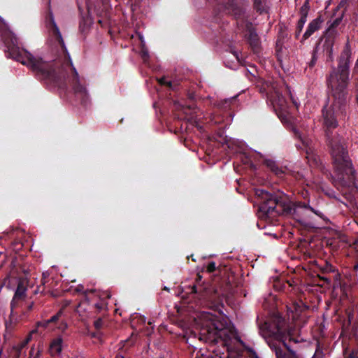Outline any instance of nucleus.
<instances>
[{"instance_id":"obj_1","label":"nucleus","mask_w":358,"mask_h":358,"mask_svg":"<svg viewBox=\"0 0 358 358\" xmlns=\"http://www.w3.org/2000/svg\"><path fill=\"white\" fill-rule=\"evenodd\" d=\"M345 106L339 109L338 105L334 106V101L332 106L328 108L323 109L324 125L326 127V136L329 146L333 160L335 176H332L333 182L335 185H344L348 181L354 180L355 169L349 159L348 152L341 145V138L336 134H334L331 129L338 126L336 116L343 114Z\"/></svg>"},{"instance_id":"obj_2","label":"nucleus","mask_w":358,"mask_h":358,"mask_svg":"<svg viewBox=\"0 0 358 358\" xmlns=\"http://www.w3.org/2000/svg\"><path fill=\"white\" fill-rule=\"evenodd\" d=\"M351 50L347 43L340 58L338 68H334L327 78V85L331 90L334 99V106L338 104V108L342 109L347 103V87L349 82V64Z\"/></svg>"},{"instance_id":"obj_3","label":"nucleus","mask_w":358,"mask_h":358,"mask_svg":"<svg viewBox=\"0 0 358 358\" xmlns=\"http://www.w3.org/2000/svg\"><path fill=\"white\" fill-rule=\"evenodd\" d=\"M16 60L27 65L41 80L49 84H58L64 78V74L60 70V62H45L41 58L34 57L31 54L25 52L26 60H21L20 55H12Z\"/></svg>"},{"instance_id":"obj_4","label":"nucleus","mask_w":358,"mask_h":358,"mask_svg":"<svg viewBox=\"0 0 358 358\" xmlns=\"http://www.w3.org/2000/svg\"><path fill=\"white\" fill-rule=\"evenodd\" d=\"M207 320L202 324L199 339L212 343H220L228 347L230 334L222 322L215 320L212 315H206Z\"/></svg>"},{"instance_id":"obj_5","label":"nucleus","mask_w":358,"mask_h":358,"mask_svg":"<svg viewBox=\"0 0 358 358\" xmlns=\"http://www.w3.org/2000/svg\"><path fill=\"white\" fill-rule=\"evenodd\" d=\"M225 8L229 11V13L233 15L237 20H239L238 24L243 25L245 23V27L248 32V41L250 45L254 49H257L259 47V37L257 34L255 32L251 22L245 20L248 16L246 12V7L243 3H241L239 0H226Z\"/></svg>"},{"instance_id":"obj_6","label":"nucleus","mask_w":358,"mask_h":358,"mask_svg":"<svg viewBox=\"0 0 358 358\" xmlns=\"http://www.w3.org/2000/svg\"><path fill=\"white\" fill-rule=\"evenodd\" d=\"M265 201L259 207L260 212L266 217L275 218L280 215L294 214L296 208H292L291 204L285 202L281 198L273 196L265 192L263 194Z\"/></svg>"},{"instance_id":"obj_7","label":"nucleus","mask_w":358,"mask_h":358,"mask_svg":"<svg viewBox=\"0 0 358 358\" xmlns=\"http://www.w3.org/2000/svg\"><path fill=\"white\" fill-rule=\"evenodd\" d=\"M265 201L259 207L260 212L266 217L275 218L280 215L294 214L296 208H292L291 204L285 202L281 198L273 196L265 192L263 194Z\"/></svg>"},{"instance_id":"obj_8","label":"nucleus","mask_w":358,"mask_h":358,"mask_svg":"<svg viewBox=\"0 0 358 358\" xmlns=\"http://www.w3.org/2000/svg\"><path fill=\"white\" fill-rule=\"evenodd\" d=\"M28 280L26 278H20L15 294L10 303L11 313L19 306L20 302L25 300L28 287Z\"/></svg>"},{"instance_id":"obj_9","label":"nucleus","mask_w":358,"mask_h":358,"mask_svg":"<svg viewBox=\"0 0 358 358\" xmlns=\"http://www.w3.org/2000/svg\"><path fill=\"white\" fill-rule=\"evenodd\" d=\"M337 32L336 30L328 29L324 37V41L323 43V49L324 51L326 52V54L330 60L333 59V48Z\"/></svg>"},{"instance_id":"obj_10","label":"nucleus","mask_w":358,"mask_h":358,"mask_svg":"<svg viewBox=\"0 0 358 358\" xmlns=\"http://www.w3.org/2000/svg\"><path fill=\"white\" fill-rule=\"evenodd\" d=\"M323 20H322L321 17L319 16L317 18L312 20L308 27V29H306V32L304 33L303 36V39L306 40L308 38H309L315 31H317L321 27V24L322 23Z\"/></svg>"},{"instance_id":"obj_11","label":"nucleus","mask_w":358,"mask_h":358,"mask_svg":"<svg viewBox=\"0 0 358 358\" xmlns=\"http://www.w3.org/2000/svg\"><path fill=\"white\" fill-rule=\"evenodd\" d=\"M72 71H73L72 85H73V87L75 92L80 93L83 95H85L86 94L85 87L80 83L78 73L74 67H72Z\"/></svg>"},{"instance_id":"obj_12","label":"nucleus","mask_w":358,"mask_h":358,"mask_svg":"<svg viewBox=\"0 0 358 358\" xmlns=\"http://www.w3.org/2000/svg\"><path fill=\"white\" fill-rule=\"evenodd\" d=\"M302 306L298 303H294L291 306H287V315L289 319H292V321L296 322L302 311Z\"/></svg>"},{"instance_id":"obj_13","label":"nucleus","mask_w":358,"mask_h":358,"mask_svg":"<svg viewBox=\"0 0 358 358\" xmlns=\"http://www.w3.org/2000/svg\"><path fill=\"white\" fill-rule=\"evenodd\" d=\"M74 292L77 293H82L84 296V301L83 303H90V301L91 299L90 296H97L96 294V290L94 289H85L84 286L83 285H78L76 288L74 289Z\"/></svg>"},{"instance_id":"obj_14","label":"nucleus","mask_w":358,"mask_h":358,"mask_svg":"<svg viewBox=\"0 0 358 358\" xmlns=\"http://www.w3.org/2000/svg\"><path fill=\"white\" fill-rule=\"evenodd\" d=\"M62 339L60 337L55 338L50 343V350L52 355H56L62 352Z\"/></svg>"},{"instance_id":"obj_15","label":"nucleus","mask_w":358,"mask_h":358,"mask_svg":"<svg viewBox=\"0 0 358 358\" xmlns=\"http://www.w3.org/2000/svg\"><path fill=\"white\" fill-rule=\"evenodd\" d=\"M264 164L277 176H281L284 173L282 169L279 167L272 159H266L264 161Z\"/></svg>"},{"instance_id":"obj_16","label":"nucleus","mask_w":358,"mask_h":358,"mask_svg":"<svg viewBox=\"0 0 358 358\" xmlns=\"http://www.w3.org/2000/svg\"><path fill=\"white\" fill-rule=\"evenodd\" d=\"M254 8L259 13H267L268 10L267 0H253Z\"/></svg>"},{"instance_id":"obj_17","label":"nucleus","mask_w":358,"mask_h":358,"mask_svg":"<svg viewBox=\"0 0 358 358\" xmlns=\"http://www.w3.org/2000/svg\"><path fill=\"white\" fill-rule=\"evenodd\" d=\"M273 350L277 358H296L294 354H287L278 347L273 346Z\"/></svg>"},{"instance_id":"obj_18","label":"nucleus","mask_w":358,"mask_h":358,"mask_svg":"<svg viewBox=\"0 0 358 358\" xmlns=\"http://www.w3.org/2000/svg\"><path fill=\"white\" fill-rule=\"evenodd\" d=\"M275 95L276 97L273 99V103L277 104L281 110H284L286 108L285 100L278 93Z\"/></svg>"},{"instance_id":"obj_19","label":"nucleus","mask_w":358,"mask_h":358,"mask_svg":"<svg viewBox=\"0 0 358 358\" xmlns=\"http://www.w3.org/2000/svg\"><path fill=\"white\" fill-rule=\"evenodd\" d=\"M309 9H310V7H309V4H308V0H306L305 1V3H303V5L300 8V14H301L300 18L306 20Z\"/></svg>"},{"instance_id":"obj_20","label":"nucleus","mask_w":358,"mask_h":358,"mask_svg":"<svg viewBox=\"0 0 358 358\" xmlns=\"http://www.w3.org/2000/svg\"><path fill=\"white\" fill-rule=\"evenodd\" d=\"M53 33L55 35L57 39L58 40L59 43L63 45H64V41L62 37V34L59 30V28L56 26V24H54L53 27Z\"/></svg>"},{"instance_id":"obj_21","label":"nucleus","mask_w":358,"mask_h":358,"mask_svg":"<svg viewBox=\"0 0 358 358\" xmlns=\"http://www.w3.org/2000/svg\"><path fill=\"white\" fill-rule=\"evenodd\" d=\"M306 19L300 18L296 25V37H298L303 29V25L306 22Z\"/></svg>"},{"instance_id":"obj_22","label":"nucleus","mask_w":358,"mask_h":358,"mask_svg":"<svg viewBox=\"0 0 358 358\" xmlns=\"http://www.w3.org/2000/svg\"><path fill=\"white\" fill-rule=\"evenodd\" d=\"M28 343V341H24L21 343L17 345L13 348V349L17 352L16 358H18L20 357V353L21 350L24 348V346Z\"/></svg>"},{"instance_id":"obj_23","label":"nucleus","mask_w":358,"mask_h":358,"mask_svg":"<svg viewBox=\"0 0 358 358\" xmlns=\"http://www.w3.org/2000/svg\"><path fill=\"white\" fill-rule=\"evenodd\" d=\"M342 17H343V15L341 17H338L336 19H335L328 29L335 30V28L336 27H338L340 24V23L341 22Z\"/></svg>"},{"instance_id":"obj_24","label":"nucleus","mask_w":358,"mask_h":358,"mask_svg":"<svg viewBox=\"0 0 358 358\" xmlns=\"http://www.w3.org/2000/svg\"><path fill=\"white\" fill-rule=\"evenodd\" d=\"M62 309H61L56 315L51 317L49 320L50 323H55L62 315Z\"/></svg>"},{"instance_id":"obj_25","label":"nucleus","mask_w":358,"mask_h":358,"mask_svg":"<svg viewBox=\"0 0 358 358\" xmlns=\"http://www.w3.org/2000/svg\"><path fill=\"white\" fill-rule=\"evenodd\" d=\"M51 324L50 320L40 321L37 322V327L47 328Z\"/></svg>"},{"instance_id":"obj_26","label":"nucleus","mask_w":358,"mask_h":358,"mask_svg":"<svg viewBox=\"0 0 358 358\" xmlns=\"http://www.w3.org/2000/svg\"><path fill=\"white\" fill-rule=\"evenodd\" d=\"M206 269H207V271H208V273H212V272L215 271V269H216V265H215V263L214 262H210V263L208 264V266H207V267H206Z\"/></svg>"},{"instance_id":"obj_27","label":"nucleus","mask_w":358,"mask_h":358,"mask_svg":"<svg viewBox=\"0 0 358 358\" xmlns=\"http://www.w3.org/2000/svg\"><path fill=\"white\" fill-rule=\"evenodd\" d=\"M94 306L97 309L98 311H101L106 306V303L103 301H101L99 302L95 303L94 304Z\"/></svg>"},{"instance_id":"obj_28","label":"nucleus","mask_w":358,"mask_h":358,"mask_svg":"<svg viewBox=\"0 0 358 358\" xmlns=\"http://www.w3.org/2000/svg\"><path fill=\"white\" fill-rule=\"evenodd\" d=\"M94 325L96 329H99L103 326V320L101 318L97 319L94 321Z\"/></svg>"},{"instance_id":"obj_29","label":"nucleus","mask_w":358,"mask_h":358,"mask_svg":"<svg viewBox=\"0 0 358 358\" xmlns=\"http://www.w3.org/2000/svg\"><path fill=\"white\" fill-rule=\"evenodd\" d=\"M293 336H294V331H293V330H292V329H289V331H288V336H289V341H294V343H298V342H299V340H297V339H296V338H294L293 337Z\"/></svg>"},{"instance_id":"obj_30","label":"nucleus","mask_w":358,"mask_h":358,"mask_svg":"<svg viewBox=\"0 0 358 358\" xmlns=\"http://www.w3.org/2000/svg\"><path fill=\"white\" fill-rule=\"evenodd\" d=\"M323 270L325 272H334V271L333 266L328 263H326L325 266L324 267Z\"/></svg>"},{"instance_id":"obj_31","label":"nucleus","mask_w":358,"mask_h":358,"mask_svg":"<svg viewBox=\"0 0 358 358\" xmlns=\"http://www.w3.org/2000/svg\"><path fill=\"white\" fill-rule=\"evenodd\" d=\"M34 348H32L30 350V355L31 356H34V358H40V356H41V351L38 350H37L36 353L35 355H34Z\"/></svg>"},{"instance_id":"obj_32","label":"nucleus","mask_w":358,"mask_h":358,"mask_svg":"<svg viewBox=\"0 0 358 358\" xmlns=\"http://www.w3.org/2000/svg\"><path fill=\"white\" fill-rule=\"evenodd\" d=\"M303 207L306 208H308L310 209L312 212H313L315 214L319 215L321 217V213L317 211V210H315V209H313V208L310 207V206H307L306 204L303 205Z\"/></svg>"},{"instance_id":"obj_33","label":"nucleus","mask_w":358,"mask_h":358,"mask_svg":"<svg viewBox=\"0 0 358 358\" xmlns=\"http://www.w3.org/2000/svg\"><path fill=\"white\" fill-rule=\"evenodd\" d=\"M158 82L159 84L162 85H164L166 80V78L165 77H162L161 78H159L157 79Z\"/></svg>"},{"instance_id":"obj_34","label":"nucleus","mask_w":358,"mask_h":358,"mask_svg":"<svg viewBox=\"0 0 358 358\" xmlns=\"http://www.w3.org/2000/svg\"><path fill=\"white\" fill-rule=\"evenodd\" d=\"M357 354H358V352H352L350 355V356L348 357V358H355V357L357 356Z\"/></svg>"},{"instance_id":"obj_35","label":"nucleus","mask_w":358,"mask_h":358,"mask_svg":"<svg viewBox=\"0 0 358 358\" xmlns=\"http://www.w3.org/2000/svg\"><path fill=\"white\" fill-rule=\"evenodd\" d=\"M192 292H193V293H197L198 292L197 287H196V285L192 286Z\"/></svg>"},{"instance_id":"obj_36","label":"nucleus","mask_w":358,"mask_h":358,"mask_svg":"<svg viewBox=\"0 0 358 358\" xmlns=\"http://www.w3.org/2000/svg\"><path fill=\"white\" fill-rule=\"evenodd\" d=\"M36 331V330H33L25 341H28V342H29L31 339V334L35 333Z\"/></svg>"},{"instance_id":"obj_37","label":"nucleus","mask_w":358,"mask_h":358,"mask_svg":"<svg viewBox=\"0 0 358 358\" xmlns=\"http://www.w3.org/2000/svg\"><path fill=\"white\" fill-rule=\"evenodd\" d=\"M188 98L189 99H194V93H189L188 94Z\"/></svg>"},{"instance_id":"obj_38","label":"nucleus","mask_w":358,"mask_h":358,"mask_svg":"<svg viewBox=\"0 0 358 358\" xmlns=\"http://www.w3.org/2000/svg\"><path fill=\"white\" fill-rule=\"evenodd\" d=\"M164 85H166V86H168V87H172V83H171V81H167V80H166V83H165V84H164Z\"/></svg>"},{"instance_id":"obj_39","label":"nucleus","mask_w":358,"mask_h":358,"mask_svg":"<svg viewBox=\"0 0 358 358\" xmlns=\"http://www.w3.org/2000/svg\"><path fill=\"white\" fill-rule=\"evenodd\" d=\"M33 305H34L33 303H31L30 305H29L28 307H27L28 310H31L32 307H33Z\"/></svg>"},{"instance_id":"obj_40","label":"nucleus","mask_w":358,"mask_h":358,"mask_svg":"<svg viewBox=\"0 0 358 358\" xmlns=\"http://www.w3.org/2000/svg\"><path fill=\"white\" fill-rule=\"evenodd\" d=\"M290 98H291L293 103L296 106V102L295 101V100H294V99L292 98V95L290 96Z\"/></svg>"},{"instance_id":"obj_41","label":"nucleus","mask_w":358,"mask_h":358,"mask_svg":"<svg viewBox=\"0 0 358 358\" xmlns=\"http://www.w3.org/2000/svg\"><path fill=\"white\" fill-rule=\"evenodd\" d=\"M201 280V276L200 275H197V278H196V280Z\"/></svg>"},{"instance_id":"obj_42","label":"nucleus","mask_w":358,"mask_h":358,"mask_svg":"<svg viewBox=\"0 0 358 358\" xmlns=\"http://www.w3.org/2000/svg\"><path fill=\"white\" fill-rule=\"evenodd\" d=\"M115 358H124L122 355H117Z\"/></svg>"},{"instance_id":"obj_43","label":"nucleus","mask_w":358,"mask_h":358,"mask_svg":"<svg viewBox=\"0 0 358 358\" xmlns=\"http://www.w3.org/2000/svg\"><path fill=\"white\" fill-rule=\"evenodd\" d=\"M187 108L189 109H192V108H194V106H187Z\"/></svg>"},{"instance_id":"obj_44","label":"nucleus","mask_w":358,"mask_h":358,"mask_svg":"<svg viewBox=\"0 0 358 358\" xmlns=\"http://www.w3.org/2000/svg\"><path fill=\"white\" fill-rule=\"evenodd\" d=\"M15 51V50L14 49H13V50L10 52V55L14 54Z\"/></svg>"},{"instance_id":"obj_45","label":"nucleus","mask_w":358,"mask_h":358,"mask_svg":"<svg viewBox=\"0 0 358 358\" xmlns=\"http://www.w3.org/2000/svg\"><path fill=\"white\" fill-rule=\"evenodd\" d=\"M322 279H323V280H326V281H328V282H329V280H328V279H327V278H322Z\"/></svg>"},{"instance_id":"obj_46","label":"nucleus","mask_w":358,"mask_h":358,"mask_svg":"<svg viewBox=\"0 0 358 358\" xmlns=\"http://www.w3.org/2000/svg\"><path fill=\"white\" fill-rule=\"evenodd\" d=\"M195 358H202L201 357H199L198 355H196Z\"/></svg>"},{"instance_id":"obj_47","label":"nucleus","mask_w":358,"mask_h":358,"mask_svg":"<svg viewBox=\"0 0 358 358\" xmlns=\"http://www.w3.org/2000/svg\"><path fill=\"white\" fill-rule=\"evenodd\" d=\"M280 328L278 327V331L280 332Z\"/></svg>"},{"instance_id":"obj_48","label":"nucleus","mask_w":358,"mask_h":358,"mask_svg":"<svg viewBox=\"0 0 358 358\" xmlns=\"http://www.w3.org/2000/svg\"><path fill=\"white\" fill-rule=\"evenodd\" d=\"M284 345L289 350L288 347L287 346V344L285 343Z\"/></svg>"},{"instance_id":"obj_49","label":"nucleus","mask_w":358,"mask_h":358,"mask_svg":"<svg viewBox=\"0 0 358 358\" xmlns=\"http://www.w3.org/2000/svg\"><path fill=\"white\" fill-rule=\"evenodd\" d=\"M357 358H358V356H357Z\"/></svg>"}]
</instances>
